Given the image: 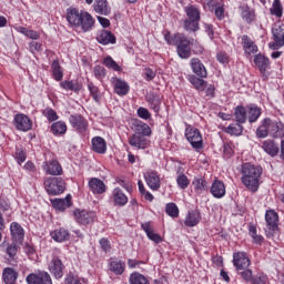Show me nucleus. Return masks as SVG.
<instances>
[{
    "instance_id": "22",
    "label": "nucleus",
    "mask_w": 284,
    "mask_h": 284,
    "mask_svg": "<svg viewBox=\"0 0 284 284\" xmlns=\"http://www.w3.org/2000/svg\"><path fill=\"white\" fill-rule=\"evenodd\" d=\"M210 192L214 199H223L225 196V183L221 180H214L211 187Z\"/></svg>"
},
{
    "instance_id": "10",
    "label": "nucleus",
    "mask_w": 284,
    "mask_h": 284,
    "mask_svg": "<svg viewBox=\"0 0 284 284\" xmlns=\"http://www.w3.org/2000/svg\"><path fill=\"white\" fill-rule=\"evenodd\" d=\"M264 125H268V134L273 139H283L284 136V124L281 121H272V119H264Z\"/></svg>"
},
{
    "instance_id": "55",
    "label": "nucleus",
    "mask_w": 284,
    "mask_h": 284,
    "mask_svg": "<svg viewBox=\"0 0 284 284\" xmlns=\"http://www.w3.org/2000/svg\"><path fill=\"white\" fill-rule=\"evenodd\" d=\"M176 183L180 190H187L190 186V179H187V175L180 173L176 178Z\"/></svg>"
},
{
    "instance_id": "3",
    "label": "nucleus",
    "mask_w": 284,
    "mask_h": 284,
    "mask_svg": "<svg viewBox=\"0 0 284 284\" xmlns=\"http://www.w3.org/2000/svg\"><path fill=\"white\" fill-rule=\"evenodd\" d=\"M186 19L184 20V30L187 32H196L199 30V21H201V10L194 4L184 7Z\"/></svg>"
},
{
    "instance_id": "13",
    "label": "nucleus",
    "mask_w": 284,
    "mask_h": 284,
    "mask_svg": "<svg viewBox=\"0 0 284 284\" xmlns=\"http://www.w3.org/2000/svg\"><path fill=\"white\" fill-rule=\"evenodd\" d=\"M252 262L250 261V257H247V253L245 252H236L233 253V265L234 267L240 270H247Z\"/></svg>"
},
{
    "instance_id": "40",
    "label": "nucleus",
    "mask_w": 284,
    "mask_h": 284,
    "mask_svg": "<svg viewBox=\"0 0 284 284\" xmlns=\"http://www.w3.org/2000/svg\"><path fill=\"white\" fill-rule=\"evenodd\" d=\"M242 43H243L244 52H246V54H254L255 52H258V47L254 44V42L252 41V39H250V37L243 36Z\"/></svg>"
},
{
    "instance_id": "52",
    "label": "nucleus",
    "mask_w": 284,
    "mask_h": 284,
    "mask_svg": "<svg viewBox=\"0 0 284 284\" xmlns=\"http://www.w3.org/2000/svg\"><path fill=\"white\" fill-rule=\"evenodd\" d=\"M103 65H105V68H109V70H114V72H121V67L110 55L104 58Z\"/></svg>"
},
{
    "instance_id": "4",
    "label": "nucleus",
    "mask_w": 284,
    "mask_h": 284,
    "mask_svg": "<svg viewBox=\"0 0 284 284\" xmlns=\"http://www.w3.org/2000/svg\"><path fill=\"white\" fill-rule=\"evenodd\" d=\"M44 187L51 196H59L65 192V181L62 178H48L44 181Z\"/></svg>"
},
{
    "instance_id": "59",
    "label": "nucleus",
    "mask_w": 284,
    "mask_h": 284,
    "mask_svg": "<svg viewBox=\"0 0 284 284\" xmlns=\"http://www.w3.org/2000/svg\"><path fill=\"white\" fill-rule=\"evenodd\" d=\"M6 252L10 258L14 260L17 253L19 252V246H17L16 243H11L7 246Z\"/></svg>"
},
{
    "instance_id": "47",
    "label": "nucleus",
    "mask_w": 284,
    "mask_h": 284,
    "mask_svg": "<svg viewBox=\"0 0 284 284\" xmlns=\"http://www.w3.org/2000/svg\"><path fill=\"white\" fill-rule=\"evenodd\" d=\"M270 12L273 17H277V19H281V17H283V4L281 3V0H273Z\"/></svg>"
},
{
    "instance_id": "51",
    "label": "nucleus",
    "mask_w": 284,
    "mask_h": 284,
    "mask_svg": "<svg viewBox=\"0 0 284 284\" xmlns=\"http://www.w3.org/2000/svg\"><path fill=\"white\" fill-rule=\"evenodd\" d=\"M135 130V134H141L144 138L150 136V134H152V129H150V125L143 122L138 123Z\"/></svg>"
},
{
    "instance_id": "58",
    "label": "nucleus",
    "mask_w": 284,
    "mask_h": 284,
    "mask_svg": "<svg viewBox=\"0 0 284 284\" xmlns=\"http://www.w3.org/2000/svg\"><path fill=\"white\" fill-rule=\"evenodd\" d=\"M88 89L90 91L92 99H94V101H97V103H99V101H101V94L99 93V87L94 85V83H92V82H89Z\"/></svg>"
},
{
    "instance_id": "27",
    "label": "nucleus",
    "mask_w": 284,
    "mask_h": 284,
    "mask_svg": "<svg viewBox=\"0 0 284 284\" xmlns=\"http://www.w3.org/2000/svg\"><path fill=\"white\" fill-rule=\"evenodd\" d=\"M89 190H91L93 194H104L106 186L102 180L93 178L89 181Z\"/></svg>"
},
{
    "instance_id": "6",
    "label": "nucleus",
    "mask_w": 284,
    "mask_h": 284,
    "mask_svg": "<svg viewBox=\"0 0 284 284\" xmlns=\"http://www.w3.org/2000/svg\"><path fill=\"white\" fill-rule=\"evenodd\" d=\"M185 138L191 143L193 150H203V136L201 135V131L199 129L187 126L185 130Z\"/></svg>"
},
{
    "instance_id": "21",
    "label": "nucleus",
    "mask_w": 284,
    "mask_h": 284,
    "mask_svg": "<svg viewBox=\"0 0 284 284\" xmlns=\"http://www.w3.org/2000/svg\"><path fill=\"white\" fill-rule=\"evenodd\" d=\"M191 68L194 74H196V77H200V79L207 78V69H205V65L199 60V58L191 59Z\"/></svg>"
},
{
    "instance_id": "41",
    "label": "nucleus",
    "mask_w": 284,
    "mask_h": 284,
    "mask_svg": "<svg viewBox=\"0 0 284 284\" xmlns=\"http://www.w3.org/2000/svg\"><path fill=\"white\" fill-rule=\"evenodd\" d=\"M264 152H266V154H270V156H276L278 154V146L276 145V143H274V141L272 140H265L263 142L262 145Z\"/></svg>"
},
{
    "instance_id": "19",
    "label": "nucleus",
    "mask_w": 284,
    "mask_h": 284,
    "mask_svg": "<svg viewBox=\"0 0 284 284\" xmlns=\"http://www.w3.org/2000/svg\"><path fill=\"white\" fill-rule=\"evenodd\" d=\"M84 11H79V9H68L67 10V21L74 26L75 28H79L81 26V17H83Z\"/></svg>"
},
{
    "instance_id": "31",
    "label": "nucleus",
    "mask_w": 284,
    "mask_h": 284,
    "mask_svg": "<svg viewBox=\"0 0 284 284\" xmlns=\"http://www.w3.org/2000/svg\"><path fill=\"white\" fill-rule=\"evenodd\" d=\"M93 10L97 14H102L104 17H108L111 12L110 6H108V0H95L93 3Z\"/></svg>"
},
{
    "instance_id": "43",
    "label": "nucleus",
    "mask_w": 284,
    "mask_h": 284,
    "mask_svg": "<svg viewBox=\"0 0 284 284\" xmlns=\"http://www.w3.org/2000/svg\"><path fill=\"white\" fill-rule=\"evenodd\" d=\"M190 83L199 92H205V87L207 85V81L196 78V75H190Z\"/></svg>"
},
{
    "instance_id": "20",
    "label": "nucleus",
    "mask_w": 284,
    "mask_h": 284,
    "mask_svg": "<svg viewBox=\"0 0 284 284\" xmlns=\"http://www.w3.org/2000/svg\"><path fill=\"white\" fill-rule=\"evenodd\" d=\"M206 6L210 10H214L215 17L219 21H223L225 19V7L223 3L219 2V0H209Z\"/></svg>"
},
{
    "instance_id": "54",
    "label": "nucleus",
    "mask_w": 284,
    "mask_h": 284,
    "mask_svg": "<svg viewBox=\"0 0 284 284\" xmlns=\"http://www.w3.org/2000/svg\"><path fill=\"white\" fill-rule=\"evenodd\" d=\"M42 114L48 121H50V123L59 121V114H57V111H54L52 108H45L42 110Z\"/></svg>"
},
{
    "instance_id": "16",
    "label": "nucleus",
    "mask_w": 284,
    "mask_h": 284,
    "mask_svg": "<svg viewBox=\"0 0 284 284\" xmlns=\"http://www.w3.org/2000/svg\"><path fill=\"white\" fill-rule=\"evenodd\" d=\"M144 179L150 190H153V192H156V190H160L161 178H159V173H156V171H148L146 173H144Z\"/></svg>"
},
{
    "instance_id": "64",
    "label": "nucleus",
    "mask_w": 284,
    "mask_h": 284,
    "mask_svg": "<svg viewBox=\"0 0 284 284\" xmlns=\"http://www.w3.org/2000/svg\"><path fill=\"white\" fill-rule=\"evenodd\" d=\"M252 284H266L267 283V276L265 275H255L251 280Z\"/></svg>"
},
{
    "instance_id": "42",
    "label": "nucleus",
    "mask_w": 284,
    "mask_h": 284,
    "mask_svg": "<svg viewBox=\"0 0 284 284\" xmlns=\"http://www.w3.org/2000/svg\"><path fill=\"white\" fill-rule=\"evenodd\" d=\"M234 116H235V121L236 123H245V121H247V110L245 109V106L243 105H239L235 108L234 111Z\"/></svg>"
},
{
    "instance_id": "36",
    "label": "nucleus",
    "mask_w": 284,
    "mask_h": 284,
    "mask_svg": "<svg viewBox=\"0 0 284 284\" xmlns=\"http://www.w3.org/2000/svg\"><path fill=\"white\" fill-rule=\"evenodd\" d=\"M11 236L14 241L21 243L23 241L24 232L23 227H21V224L17 222H12L10 225Z\"/></svg>"
},
{
    "instance_id": "14",
    "label": "nucleus",
    "mask_w": 284,
    "mask_h": 284,
    "mask_svg": "<svg viewBox=\"0 0 284 284\" xmlns=\"http://www.w3.org/2000/svg\"><path fill=\"white\" fill-rule=\"evenodd\" d=\"M65 270V265L59 257H53L49 263V272L59 281V278H63V271Z\"/></svg>"
},
{
    "instance_id": "35",
    "label": "nucleus",
    "mask_w": 284,
    "mask_h": 284,
    "mask_svg": "<svg viewBox=\"0 0 284 284\" xmlns=\"http://www.w3.org/2000/svg\"><path fill=\"white\" fill-rule=\"evenodd\" d=\"M17 278H19V273L14 271L12 267H6L2 271V281L4 284L8 283H17Z\"/></svg>"
},
{
    "instance_id": "17",
    "label": "nucleus",
    "mask_w": 284,
    "mask_h": 284,
    "mask_svg": "<svg viewBox=\"0 0 284 284\" xmlns=\"http://www.w3.org/2000/svg\"><path fill=\"white\" fill-rule=\"evenodd\" d=\"M129 144L131 145V148H135L136 150H145L148 145H150V141L142 134L134 133L132 136L129 138Z\"/></svg>"
},
{
    "instance_id": "1",
    "label": "nucleus",
    "mask_w": 284,
    "mask_h": 284,
    "mask_svg": "<svg viewBox=\"0 0 284 284\" xmlns=\"http://www.w3.org/2000/svg\"><path fill=\"white\" fill-rule=\"evenodd\" d=\"M241 182L248 190V192H258L261 185V176H263V168L252 163L242 164Z\"/></svg>"
},
{
    "instance_id": "26",
    "label": "nucleus",
    "mask_w": 284,
    "mask_h": 284,
    "mask_svg": "<svg viewBox=\"0 0 284 284\" xmlns=\"http://www.w3.org/2000/svg\"><path fill=\"white\" fill-rule=\"evenodd\" d=\"M141 227L145 232L148 239L150 241H153V243L159 244L163 242V237H161L159 233L154 232V229H152V225H150V222H145L141 224Z\"/></svg>"
},
{
    "instance_id": "38",
    "label": "nucleus",
    "mask_w": 284,
    "mask_h": 284,
    "mask_svg": "<svg viewBox=\"0 0 284 284\" xmlns=\"http://www.w3.org/2000/svg\"><path fill=\"white\" fill-rule=\"evenodd\" d=\"M113 201L115 205H119L120 207H123V205L128 204V195L123 193V191L119 187H115L113 190Z\"/></svg>"
},
{
    "instance_id": "8",
    "label": "nucleus",
    "mask_w": 284,
    "mask_h": 284,
    "mask_svg": "<svg viewBox=\"0 0 284 284\" xmlns=\"http://www.w3.org/2000/svg\"><path fill=\"white\" fill-rule=\"evenodd\" d=\"M27 284H52V276L45 271H37L36 273H30L26 277Z\"/></svg>"
},
{
    "instance_id": "32",
    "label": "nucleus",
    "mask_w": 284,
    "mask_h": 284,
    "mask_svg": "<svg viewBox=\"0 0 284 284\" xmlns=\"http://www.w3.org/2000/svg\"><path fill=\"white\" fill-rule=\"evenodd\" d=\"M51 239L57 243H63L70 241V232L64 229H57L50 233Z\"/></svg>"
},
{
    "instance_id": "7",
    "label": "nucleus",
    "mask_w": 284,
    "mask_h": 284,
    "mask_svg": "<svg viewBox=\"0 0 284 284\" xmlns=\"http://www.w3.org/2000/svg\"><path fill=\"white\" fill-rule=\"evenodd\" d=\"M74 221L79 223V225H92L94 220L97 219V213L92 211L75 209L73 211Z\"/></svg>"
},
{
    "instance_id": "29",
    "label": "nucleus",
    "mask_w": 284,
    "mask_h": 284,
    "mask_svg": "<svg viewBox=\"0 0 284 284\" xmlns=\"http://www.w3.org/2000/svg\"><path fill=\"white\" fill-rule=\"evenodd\" d=\"M199 223H201V213L197 210L189 211L184 225H186V227H196Z\"/></svg>"
},
{
    "instance_id": "44",
    "label": "nucleus",
    "mask_w": 284,
    "mask_h": 284,
    "mask_svg": "<svg viewBox=\"0 0 284 284\" xmlns=\"http://www.w3.org/2000/svg\"><path fill=\"white\" fill-rule=\"evenodd\" d=\"M61 88H63V90H70L71 92H81V83H79L78 81L71 80V81H62L60 83Z\"/></svg>"
},
{
    "instance_id": "37",
    "label": "nucleus",
    "mask_w": 284,
    "mask_h": 284,
    "mask_svg": "<svg viewBox=\"0 0 284 284\" xmlns=\"http://www.w3.org/2000/svg\"><path fill=\"white\" fill-rule=\"evenodd\" d=\"M261 114H263V111L258 105L251 104L248 105L247 116H248V123H256L258 119L261 118Z\"/></svg>"
},
{
    "instance_id": "50",
    "label": "nucleus",
    "mask_w": 284,
    "mask_h": 284,
    "mask_svg": "<svg viewBox=\"0 0 284 284\" xmlns=\"http://www.w3.org/2000/svg\"><path fill=\"white\" fill-rule=\"evenodd\" d=\"M51 70L53 72V78L55 81H61L63 79V71L61 70V64L59 63V60H54L51 64Z\"/></svg>"
},
{
    "instance_id": "2",
    "label": "nucleus",
    "mask_w": 284,
    "mask_h": 284,
    "mask_svg": "<svg viewBox=\"0 0 284 284\" xmlns=\"http://www.w3.org/2000/svg\"><path fill=\"white\" fill-rule=\"evenodd\" d=\"M164 40L169 45H175L180 59H190L192 57V40L183 33L171 36L170 32L164 34Z\"/></svg>"
},
{
    "instance_id": "34",
    "label": "nucleus",
    "mask_w": 284,
    "mask_h": 284,
    "mask_svg": "<svg viewBox=\"0 0 284 284\" xmlns=\"http://www.w3.org/2000/svg\"><path fill=\"white\" fill-rule=\"evenodd\" d=\"M192 185L196 194H203V192L210 190V184L207 183V180L204 178H194Z\"/></svg>"
},
{
    "instance_id": "48",
    "label": "nucleus",
    "mask_w": 284,
    "mask_h": 284,
    "mask_svg": "<svg viewBox=\"0 0 284 284\" xmlns=\"http://www.w3.org/2000/svg\"><path fill=\"white\" fill-rule=\"evenodd\" d=\"M240 10H242V19L246 21V23H252L255 19L254 11L250 9L247 6L240 7Z\"/></svg>"
},
{
    "instance_id": "61",
    "label": "nucleus",
    "mask_w": 284,
    "mask_h": 284,
    "mask_svg": "<svg viewBox=\"0 0 284 284\" xmlns=\"http://www.w3.org/2000/svg\"><path fill=\"white\" fill-rule=\"evenodd\" d=\"M204 92H205V97H207V99H214V94L216 92V88L214 87V84H209L206 82Z\"/></svg>"
},
{
    "instance_id": "62",
    "label": "nucleus",
    "mask_w": 284,
    "mask_h": 284,
    "mask_svg": "<svg viewBox=\"0 0 284 284\" xmlns=\"http://www.w3.org/2000/svg\"><path fill=\"white\" fill-rule=\"evenodd\" d=\"M26 159H27L26 151H23L22 149L16 150V160H17V163H19V165H21V163H26Z\"/></svg>"
},
{
    "instance_id": "56",
    "label": "nucleus",
    "mask_w": 284,
    "mask_h": 284,
    "mask_svg": "<svg viewBox=\"0 0 284 284\" xmlns=\"http://www.w3.org/2000/svg\"><path fill=\"white\" fill-rule=\"evenodd\" d=\"M270 134L268 124H265V120L262 121V124L256 130V136L258 139H266Z\"/></svg>"
},
{
    "instance_id": "28",
    "label": "nucleus",
    "mask_w": 284,
    "mask_h": 284,
    "mask_svg": "<svg viewBox=\"0 0 284 284\" xmlns=\"http://www.w3.org/2000/svg\"><path fill=\"white\" fill-rule=\"evenodd\" d=\"M80 27L83 32H90V30L94 28V18H92V14H90L88 11L82 12Z\"/></svg>"
},
{
    "instance_id": "24",
    "label": "nucleus",
    "mask_w": 284,
    "mask_h": 284,
    "mask_svg": "<svg viewBox=\"0 0 284 284\" xmlns=\"http://www.w3.org/2000/svg\"><path fill=\"white\" fill-rule=\"evenodd\" d=\"M92 143V150L93 152H97V154H105L108 152V143L105 142V139L101 136H94L91 140Z\"/></svg>"
},
{
    "instance_id": "30",
    "label": "nucleus",
    "mask_w": 284,
    "mask_h": 284,
    "mask_svg": "<svg viewBox=\"0 0 284 284\" xmlns=\"http://www.w3.org/2000/svg\"><path fill=\"white\" fill-rule=\"evenodd\" d=\"M110 272H113L115 276H121L125 272V263L118 258H111L109 263Z\"/></svg>"
},
{
    "instance_id": "33",
    "label": "nucleus",
    "mask_w": 284,
    "mask_h": 284,
    "mask_svg": "<svg viewBox=\"0 0 284 284\" xmlns=\"http://www.w3.org/2000/svg\"><path fill=\"white\" fill-rule=\"evenodd\" d=\"M113 85L115 94H119L120 97H125V94L130 92V85L121 79H115Z\"/></svg>"
},
{
    "instance_id": "60",
    "label": "nucleus",
    "mask_w": 284,
    "mask_h": 284,
    "mask_svg": "<svg viewBox=\"0 0 284 284\" xmlns=\"http://www.w3.org/2000/svg\"><path fill=\"white\" fill-rule=\"evenodd\" d=\"M136 114L140 119H144V121H148L152 116L150 111L143 106H140L136 111Z\"/></svg>"
},
{
    "instance_id": "23",
    "label": "nucleus",
    "mask_w": 284,
    "mask_h": 284,
    "mask_svg": "<svg viewBox=\"0 0 284 284\" xmlns=\"http://www.w3.org/2000/svg\"><path fill=\"white\" fill-rule=\"evenodd\" d=\"M97 41L102 45H110L116 43V37L111 31L102 30L98 33Z\"/></svg>"
},
{
    "instance_id": "12",
    "label": "nucleus",
    "mask_w": 284,
    "mask_h": 284,
    "mask_svg": "<svg viewBox=\"0 0 284 284\" xmlns=\"http://www.w3.org/2000/svg\"><path fill=\"white\" fill-rule=\"evenodd\" d=\"M254 63L256 68L260 70L264 81L270 77L267 70H270V58L258 53L254 57Z\"/></svg>"
},
{
    "instance_id": "53",
    "label": "nucleus",
    "mask_w": 284,
    "mask_h": 284,
    "mask_svg": "<svg viewBox=\"0 0 284 284\" xmlns=\"http://www.w3.org/2000/svg\"><path fill=\"white\" fill-rule=\"evenodd\" d=\"M248 234L251 239H253V243H255L256 245L263 244V241H264L263 235H257L256 227L252 224L248 226Z\"/></svg>"
},
{
    "instance_id": "25",
    "label": "nucleus",
    "mask_w": 284,
    "mask_h": 284,
    "mask_svg": "<svg viewBox=\"0 0 284 284\" xmlns=\"http://www.w3.org/2000/svg\"><path fill=\"white\" fill-rule=\"evenodd\" d=\"M51 205H53L54 210H59V212H64V210H68V207L72 205V196L67 195L64 199H53L51 200Z\"/></svg>"
},
{
    "instance_id": "63",
    "label": "nucleus",
    "mask_w": 284,
    "mask_h": 284,
    "mask_svg": "<svg viewBox=\"0 0 284 284\" xmlns=\"http://www.w3.org/2000/svg\"><path fill=\"white\" fill-rule=\"evenodd\" d=\"M94 77L98 78L99 80L105 79V68L101 65H95L93 69Z\"/></svg>"
},
{
    "instance_id": "15",
    "label": "nucleus",
    "mask_w": 284,
    "mask_h": 284,
    "mask_svg": "<svg viewBox=\"0 0 284 284\" xmlns=\"http://www.w3.org/2000/svg\"><path fill=\"white\" fill-rule=\"evenodd\" d=\"M42 170L45 171V174H50L51 176H60V174H63V169L57 160L43 162Z\"/></svg>"
},
{
    "instance_id": "18",
    "label": "nucleus",
    "mask_w": 284,
    "mask_h": 284,
    "mask_svg": "<svg viewBox=\"0 0 284 284\" xmlns=\"http://www.w3.org/2000/svg\"><path fill=\"white\" fill-rule=\"evenodd\" d=\"M69 121L72 128H74V130L80 133H83L88 130V120L81 114L70 115Z\"/></svg>"
},
{
    "instance_id": "9",
    "label": "nucleus",
    "mask_w": 284,
    "mask_h": 284,
    "mask_svg": "<svg viewBox=\"0 0 284 284\" xmlns=\"http://www.w3.org/2000/svg\"><path fill=\"white\" fill-rule=\"evenodd\" d=\"M273 42L268 43L270 50H280L284 45V28L275 24L272 29Z\"/></svg>"
},
{
    "instance_id": "5",
    "label": "nucleus",
    "mask_w": 284,
    "mask_h": 284,
    "mask_svg": "<svg viewBox=\"0 0 284 284\" xmlns=\"http://www.w3.org/2000/svg\"><path fill=\"white\" fill-rule=\"evenodd\" d=\"M266 229L265 234L266 239H272L276 232H278V213L274 210H268L265 213Z\"/></svg>"
},
{
    "instance_id": "45",
    "label": "nucleus",
    "mask_w": 284,
    "mask_h": 284,
    "mask_svg": "<svg viewBox=\"0 0 284 284\" xmlns=\"http://www.w3.org/2000/svg\"><path fill=\"white\" fill-rule=\"evenodd\" d=\"M224 132H226V134H231V136H241V134H243V126L241 123H234V124H230Z\"/></svg>"
},
{
    "instance_id": "57",
    "label": "nucleus",
    "mask_w": 284,
    "mask_h": 284,
    "mask_svg": "<svg viewBox=\"0 0 284 284\" xmlns=\"http://www.w3.org/2000/svg\"><path fill=\"white\" fill-rule=\"evenodd\" d=\"M165 212L172 219H178V216H179V206H176V204H174V203H168L165 205Z\"/></svg>"
},
{
    "instance_id": "39",
    "label": "nucleus",
    "mask_w": 284,
    "mask_h": 284,
    "mask_svg": "<svg viewBox=\"0 0 284 284\" xmlns=\"http://www.w3.org/2000/svg\"><path fill=\"white\" fill-rule=\"evenodd\" d=\"M51 132L54 136H63L68 132V124L63 121H57L51 124Z\"/></svg>"
},
{
    "instance_id": "11",
    "label": "nucleus",
    "mask_w": 284,
    "mask_h": 284,
    "mask_svg": "<svg viewBox=\"0 0 284 284\" xmlns=\"http://www.w3.org/2000/svg\"><path fill=\"white\" fill-rule=\"evenodd\" d=\"M13 123L20 132H30L32 130V120L23 113L16 114Z\"/></svg>"
},
{
    "instance_id": "46",
    "label": "nucleus",
    "mask_w": 284,
    "mask_h": 284,
    "mask_svg": "<svg viewBox=\"0 0 284 284\" xmlns=\"http://www.w3.org/2000/svg\"><path fill=\"white\" fill-rule=\"evenodd\" d=\"M148 103L150 104V108L152 111L159 113L161 110V99L156 94H151L148 98Z\"/></svg>"
},
{
    "instance_id": "49",
    "label": "nucleus",
    "mask_w": 284,
    "mask_h": 284,
    "mask_svg": "<svg viewBox=\"0 0 284 284\" xmlns=\"http://www.w3.org/2000/svg\"><path fill=\"white\" fill-rule=\"evenodd\" d=\"M130 283L131 284H150V280L145 277V275L140 273H133L130 275Z\"/></svg>"
}]
</instances>
